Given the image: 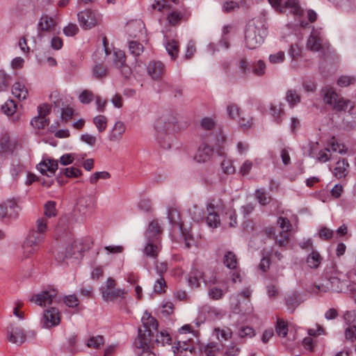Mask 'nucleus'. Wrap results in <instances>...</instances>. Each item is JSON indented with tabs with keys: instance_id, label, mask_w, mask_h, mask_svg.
Here are the masks:
<instances>
[{
	"instance_id": "18",
	"label": "nucleus",
	"mask_w": 356,
	"mask_h": 356,
	"mask_svg": "<svg viewBox=\"0 0 356 356\" xmlns=\"http://www.w3.org/2000/svg\"><path fill=\"white\" fill-rule=\"evenodd\" d=\"M213 154V149L211 146L202 144L201 145L194 156V159L197 163H205L209 161Z\"/></svg>"
},
{
	"instance_id": "37",
	"label": "nucleus",
	"mask_w": 356,
	"mask_h": 356,
	"mask_svg": "<svg viewBox=\"0 0 356 356\" xmlns=\"http://www.w3.org/2000/svg\"><path fill=\"white\" fill-rule=\"evenodd\" d=\"M199 275L204 284L207 286L215 284L217 282L216 276L213 271L201 272L199 273Z\"/></svg>"
},
{
	"instance_id": "56",
	"label": "nucleus",
	"mask_w": 356,
	"mask_h": 356,
	"mask_svg": "<svg viewBox=\"0 0 356 356\" xmlns=\"http://www.w3.org/2000/svg\"><path fill=\"white\" fill-rule=\"evenodd\" d=\"M225 292L219 288L211 287L208 291V296L212 300H218L221 299L224 296Z\"/></svg>"
},
{
	"instance_id": "33",
	"label": "nucleus",
	"mask_w": 356,
	"mask_h": 356,
	"mask_svg": "<svg viewBox=\"0 0 356 356\" xmlns=\"http://www.w3.org/2000/svg\"><path fill=\"white\" fill-rule=\"evenodd\" d=\"M223 263L226 267L229 269H234L237 266V258L236 254L232 252L228 251L224 256Z\"/></svg>"
},
{
	"instance_id": "42",
	"label": "nucleus",
	"mask_w": 356,
	"mask_h": 356,
	"mask_svg": "<svg viewBox=\"0 0 356 356\" xmlns=\"http://www.w3.org/2000/svg\"><path fill=\"white\" fill-rule=\"evenodd\" d=\"M44 217L50 218L56 216V202L54 201H48L44 204Z\"/></svg>"
},
{
	"instance_id": "9",
	"label": "nucleus",
	"mask_w": 356,
	"mask_h": 356,
	"mask_svg": "<svg viewBox=\"0 0 356 356\" xmlns=\"http://www.w3.org/2000/svg\"><path fill=\"white\" fill-rule=\"evenodd\" d=\"M88 248V247H86L81 241L76 240L66 248L65 254L58 253L56 259L59 261H63L65 259L72 257L79 259L81 257L82 252Z\"/></svg>"
},
{
	"instance_id": "55",
	"label": "nucleus",
	"mask_w": 356,
	"mask_h": 356,
	"mask_svg": "<svg viewBox=\"0 0 356 356\" xmlns=\"http://www.w3.org/2000/svg\"><path fill=\"white\" fill-rule=\"evenodd\" d=\"M227 115L230 119H236L240 115V108L234 104H230L227 107Z\"/></svg>"
},
{
	"instance_id": "49",
	"label": "nucleus",
	"mask_w": 356,
	"mask_h": 356,
	"mask_svg": "<svg viewBox=\"0 0 356 356\" xmlns=\"http://www.w3.org/2000/svg\"><path fill=\"white\" fill-rule=\"evenodd\" d=\"M285 59V53L282 51H277L269 56L268 60L271 65L281 64Z\"/></svg>"
},
{
	"instance_id": "28",
	"label": "nucleus",
	"mask_w": 356,
	"mask_h": 356,
	"mask_svg": "<svg viewBox=\"0 0 356 356\" xmlns=\"http://www.w3.org/2000/svg\"><path fill=\"white\" fill-rule=\"evenodd\" d=\"M270 114L276 123L280 124L282 122V116L284 115L283 105L282 104L278 105L271 104L270 106Z\"/></svg>"
},
{
	"instance_id": "54",
	"label": "nucleus",
	"mask_w": 356,
	"mask_h": 356,
	"mask_svg": "<svg viewBox=\"0 0 356 356\" xmlns=\"http://www.w3.org/2000/svg\"><path fill=\"white\" fill-rule=\"evenodd\" d=\"M129 51L135 56H139L143 51V46L136 41H131L129 44Z\"/></svg>"
},
{
	"instance_id": "36",
	"label": "nucleus",
	"mask_w": 356,
	"mask_h": 356,
	"mask_svg": "<svg viewBox=\"0 0 356 356\" xmlns=\"http://www.w3.org/2000/svg\"><path fill=\"white\" fill-rule=\"evenodd\" d=\"M225 220H229L228 222L229 226L231 227H235L237 225V215L236 210L233 208H228L224 215Z\"/></svg>"
},
{
	"instance_id": "31",
	"label": "nucleus",
	"mask_w": 356,
	"mask_h": 356,
	"mask_svg": "<svg viewBox=\"0 0 356 356\" xmlns=\"http://www.w3.org/2000/svg\"><path fill=\"white\" fill-rule=\"evenodd\" d=\"M12 92L13 95L19 100L25 99L28 95L27 89L20 83H15L13 86Z\"/></svg>"
},
{
	"instance_id": "60",
	"label": "nucleus",
	"mask_w": 356,
	"mask_h": 356,
	"mask_svg": "<svg viewBox=\"0 0 356 356\" xmlns=\"http://www.w3.org/2000/svg\"><path fill=\"white\" fill-rule=\"evenodd\" d=\"M355 78L350 76H341L337 80V84L340 87H347L355 83Z\"/></svg>"
},
{
	"instance_id": "40",
	"label": "nucleus",
	"mask_w": 356,
	"mask_h": 356,
	"mask_svg": "<svg viewBox=\"0 0 356 356\" xmlns=\"http://www.w3.org/2000/svg\"><path fill=\"white\" fill-rule=\"evenodd\" d=\"M171 337L166 331H161L157 332L154 342L159 345L164 346L165 344L171 343Z\"/></svg>"
},
{
	"instance_id": "63",
	"label": "nucleus",
	"mask_w": 356,
	"mask_h": 356,
	"mask_svg": "<svg viewBox=\"0 0 356 356\" xmlns=\"http://www.w3.org/2000/svg\"><path fill=\"white\" fill-rule=\"evenodd\" d=\"M200 125L204 129L210 131L214 129L216 122L211 118L204 117L201 120Z\"/></svg>"
},
{
	"instance_id": "5",
	"label": "nucleus",
	"mask_w": 356,
	"mask_h": 356,
	"mask_svg": "<svg viewBox=\"0 0 356 356\" xmlns=\"http://www.w3.org/2000/svg\"><path fill=\"white\" fill-rule=\"evenodd\" d=\"M142 323L144 329H138V337L134 342L135 348H143L149 344L154 337L152 330H157V321L150 314L146 313L142 318Z\"/></svg>"
},
{
	"instance_id": "64",
	"label": "nucleus",
	"mask_w": 356,
	"mask_h": 356,
	"mask_svg": "<svg viewBox=\"0 0 356 356\" xmlns=\"http://www.w3.org/2000/svg\"><path fill=\"white\" fill-rule=\"evenodd\" d=\"M346 339L351 342L356 340V325L347 327L345 330Z\"/></svg>"
},
{
	"instance_id": "14",
	"label": "nucleus",
	"mask_w": 356,
	"mask_h": 356,
	"mask_svg": "<svg viewBox=\"0 0 356 356\" xmlns=\"http://www.w3.org/2000/svg\"><path fill=\"white\" fill-rule=\"evenodd\" d=\"M161 233L162 229L157 220H152L148 226L145 233V237L146 242L151 243H161Z\"/></svg>"
},
{
	"instance_id": "57",
	"label": "nucleus",
	"mask_w": 356,
	"mask_h": 356,
	"mask_svg": "<svg viewBox=\"0 0 356 356\" xmlns=\"http://www.w3.org/2000/svg\"><path fill=\"white\" fill-rule=\"evenodd\" d=\"M166 288L165 281L162 277H160L154 284V291L156 293H164Z\"/></svg>"
},
{
	"instance_id": "2",
	"label": "nucleus",
	"mask_w": 356,
	"mask_h": 356,
	"mask_svg": "<svg viewBox=\"0 0 356 356\" xmlns=\"http://www.w3.org/2000/svg\"><path fill=\"white\" fill-rule=\"evenodd\" d=\"M177 128V120L175 115L166 114L159 118L154 123L156 140L163 149H170L172 136Z\"/></svg>"
},
{
	"instance_id": "1",
	"label": "nucleus",
	"mask_w": 356,
	"mask_h": 356,
	"mask_svg": "<svg viewBox=\"0 0 356 356\" xmlns=\"http://www.w3.org/2000/svg\"><path fill=\"white\" fill-rule=\"evenodd\" d=\"M341 273L336 268L335 265L331 267L327 266L321 278V282L318 284L311 285L308 291L318 296H323L325 293H341L347 287L346 281L340 277Z\"/></svg>"
},
{
	"instance_id": "10",
	"label": "nucleus",
	"mask_w": 356,
	"mask_h": 356,
	"mask_svg": "<svg viewBox=\"0 0 356 356\" xmlns=\"http://www.w3.org/2000/svg\"><path fill=\"white\" fill-rule=\"evenodd\" d=\"M57 291L54 289L42 291L39 293L33 295L30 301L35 302L39 306L46 307L51 305L56 298Z\"/></svg>"
},
{
	"instance_id": "32",
	"label": "nucleus",
	"mask_w": 356,
	"mask_h": 356,
	"mask_svg": "<svg viewBox=\"0 0 356 356\" xmlns=\"http://www.w3.org/2000/svg\"><path fill=\"white\" fill-rule=\"evenodd\" d=\"M328 145L330 151L333 152H338L341 154L346 153L348 149L343 143H339L337 140L333 136L329 141Z\"/></svg>"
},
{
	"instance_id": "29",
	"label": "nucleus",
	"mask_w": 356,
	"mask_h": 356,
	"mask_svg": "<svg viewBox=\"0 0 356 356\" xmlns=\"http://www.w3.org/2000/svg\"><path fill=\"white\" fill-rule=\"evenodd\" d=\"M168 218L172 225L178 226L179 230H182L184 229V224L180 220V214L177 209L171 208L168 209Z\"/></svg>"
},
{
	"instance_id": "25",
	"label": "nucleus",
	"mask_w": 356,
	"mask_h": 356,
	"mask_svg": "<svg viewBox=\"0 0 356 356\" xmlns=\"http://www.w3.org/2000/svg\"><path fill=\"white\" fill-rule=\"evenodd\" d=\"M108 51L105 48H97L92 55V59L96 63L95 67H102L104 63L106 65Z\"/></svg>"
},
{
	"instance_id": "23",
	"label": "nucleus",
	"mask_w": 356,
	"mask_h": 356,
	"mask_svg": "<svg viewBox=\"0 0 356 356\" xmlns=\"http://www.w3.org/2000/svg\"><path fill=\"white\" fill-rule=\"evenodd\" d=\"M93 207L92 199L90 197H81L76 202V210L81 214L86 215L87 211Z\"/></svg>"
},
{
	"instance_id": "45",
	"label": "nucleus",
	"mask_w": 356,
	"mask_h": 356,
	"mask_svg": "<svg viewBox=\"0 0 356 356\" xmlns=\"http://www.w3.org/2000/svg\"><path fill=\"white\" fill-rule=\"evenodd\" d=\"M12 80L10 74H8L3 70H0V91L7 89Z\"/></svg>"
},
{
	"instance_id": "46",
	"label": "nucleus",
	"mask_w": 356,
	"mask_h": 356,
	"mask_svg": "<svg viewBox=\"0 0 356 356\" xmlns=\"http://www.w3.org/2000/svg\"><path fill=\"white\" fill-rule=\"evenodd\" d=\"M31 124L34 128L41 129H44L49 124V120L47 118L36 116L31 120Z\"/></svg>"
},
{
	"instance_id": "7",
	"label": "nucleus",
	"mask_w": 356,
	"mask_h": 356,
	"mask_svg": "<svg viewBox=\"0 0 356 356\" xmlns=\"http://www.w3.org/2000/svg\"><path fill=\"white\" fill-rule=\"evenodd\" d=\"M43 239L44 235L36 232L35 229H31L22 244L24 257L29 258L31 255L35 254L38 249L39 244Z\"/></svg>"
},
{
	"instance_id": "47",
	"label": "nucleus",
	"mask_w": 356,
	"mask_h": 356,
	"mask_svg": "<svg viewBox=\"0 0 356 356\" xmlns=\"http://www.w3.org/2000/svg\"><path fill=\"white\" fill-rule=\"evenodd\" d=\"M93 123L99 132H103L106 128L107 119L104 115H99L93 118Z\"/></svg>"
},
{
	"instance_id": "38",
	"label": "nucleus",
	"mask_w": 356,
	"mask_h": 356,
	"mask_svg": "<svg viewBox=\"0 0 356 356\" xmlns=\"http://www.w3.org/2000/svg\"><path fill=\"white\" fill-rule=\"evenodd\" d=\"M286 304L288 309H291L292 312H293V310L300 304L299 296L296 293L288 295L286 297Z\"/></svg>"
},
{
	"instance_id": "22",
	"label": "nucleus",
	"mask_w": 356,
	"mask_h": 356,
	"mask_svg": "<svg viewBox=\"0 0 356 356\" xmlns=\"http://www.w3.org/2000/svg\"><path fill=\"white\" fill-rule=\"evenodd\" d=\"M16 103L12 99H8L1 106V111L8 116L11 115V120L13 122H17L19 119V115H15L16 113Z\"/></svg>"
},
{
	"instance_id": "27",
	"label": "nucleus",
	"mask_w": 356,
	"mask_h": 356,
	"mask_svg": "<svg viewBox=\"0 0 356 356\" xmlns=\"http://www.w3.org/2000/svg\"><path fill=\"white\" fill-rule=\"evenodd\" d=\"M126 129L124 124L121 121H118L114 124L112 132L109 136L111 141H118L121 139L122 134Z\"/></svg>"
},
{
	"instance_id": "62",
	"label": "nucleus",
	"mask_w": 356,
	"mask_h": 356,
	"mask_svg": "<svg viewBox=\"0 0 356 356\" xmlns=\"http://www.w3.org/2000/svg\"><path fill=\"white\" fill-rule=\"evenodd\" d=\"M330 152V149L328 147L319 151L317 156V160L321 163L330 161L332 159V155Z\"/></svg>"
},
{
	"instance_id": "24",
	"label": "nucleus",
	"mask_w": 356,
	"mask_h": 356,
	"mask_svg": "<svg viewBox=\"0 0 356 356\" xmlns=\"http://www.w3.org/2000/svg\"><path fill=\"white\" fill-rule=\"evenodd\" d=\"M348 168L349 164L345 159H343L341 161H338L333 170L334 177L338 179L345 177L348 173Z\"/></svg>"
},
{
	"instance_id": "21",
	"label": "nucleus",
	"mask_w": 356,
	"mask_h": 356,
	"mask_svg": "<svg viewBox=\"0 0 356 356\" xmlns=\"http://www.w3.org/2000/svg\"><path fill=\"white\" fill-rule=\"evenodd\" d=\"M161 250V243H151L146 242L145 245L143 249V254L147 257H150L154 260L157 259L159 253Z\"/></svg>"
},
{
	"instance_id": "15",
	"label": "nucleus",
	"mask_w": 356,
	"mask_h": 356,
	"mask_svg": "<svg viewBox=\"0 0 356 356\" xmlns=\"http://www.w3.org/2000/svg\"><path fill=\"white\" fill-rule=\"evenodd\" d=\"M234 79H247L261 76L265 74V68H232Z\"/></svg>"
},
{
	"instance_id": "17",
	"label": "nucleus",
	"mask_w": 356,
	"mask_h": 356,
	"mask_svg": "<svg viewBox=\"0 0 356 356\" xmlns=\"http://www.w3.org/2000/svg\"><path fill=\"white\" fill-rule=\"evenodd\" d=\"M106 65H114L115 67H124L126 56L123 51L114 49L113 51H108Z\"/></svg>"
},
{
	"instance_id": "13",
	"label": "nucleus",
	"mask_w": 356,
	"mask_h": 356,
	"mask_svg": "<svg viewBox=\"0 0 356 356\" xmlns=\"http://www.w3.org/2000/svg\"><path fill=\"white\" fill-rule=\"evenodd\" d=\"M269 3L276 10L282 12V8H291V13L296 17H300L303 15V10L299 5L298 0H288L285 2L284 6H281V0H268Z\"/></svg>"
},
{
	"instance_id": "44",
	"label": "nucleus",
	"mask_w": 356,
	"mask_h": 356,
	"mask_svg": "<svg viewBox=\"0 0 356 356\" xmlns=\"http://www.w3.org/2000/svg\"><path fill=\"white\" fill-rule=\"evenodd\" d=\"M166 51L172 59H175L179 52L178 42L175 40L169 41L165 45Z\"/></svg>"
},
{
	"instance_id": "59",
	"label": "nucleus",
	"mask_w": 356,
	"mask_h": 356,
	"mask_svg": "<svg viewBox=\"0 0 356 356\" xmlns=\"http://www.w3.org/2000/svg\"><path fill=\"white\" fill-rule=\"evenodd\" d=\"M79 27L76 24L70 23L63 28V33L67 37L74 36L79 32Z\"/></svg>"
},
{
	"instance_id": "4",
	"label": "nucleus",
	"mask_w": 356,
	"mask_h": 356,
	"mask_svg": "<svg viewBox=\"0 0 356 356\" xmlns=\"http://www.w3.org/2000/svg\"><path fill=\"white\" fill-rule=\"evenodd\" d=\"M321 92L324 102L332 106L333 111L341 113L346 112L349 108L348 112L352 113L355 106L350 100L340 97L332 88L328 87L322 88Z\"/></svg>"
},
{
	"instance_id": "19",
	"label": "nucleus",
	"mask_w": 356,
	"mask_h": 356,
	"mask_svg": "<svg viewBox=\"0 0 356 356\" xmlns=\"http://www.w3.org/2000/svg\"><path fill=\"white\" fill-rule=\"evenodd\" d=\"M38 26L39 29L41 31L59 33V29L58 31L56 30V22L51 17H49L47 15H42L39 22Z\"/></svg>"
},
{
	"instance_id": "52",
	"label": "nucleus",
	"mask_w": 356,
	"mask_h": 356,
	"mask_svg": "<svg viewBox=\"0 0 356 356\" xmlns=\"http://www.w3.org/2000/svg\"><path fill=\"white\" fill-rule=\"evenodd\" d=\"M60 173L70 178L78 177L82 174L81 170L74 167L63 168L61 170Z\"/></svg>"
},
{
	"instance_id": "43",
	"label": "nucleus",
	"mask_w": 356,
	"mask_h": 356,
	"mask_svg": "<svg viewBox=\"0 0 356 356\" xmlns=\"http://www.w3.org/2000/svg\"><path fill=\"white\" fill-rule=\"evenodd\" d=\"M288 324L282 319H277L275 325V332L277 334L282 337H285L288 333Z\"/></svg>"
},
{
	"instance_id": "34",
	"label": "nucleus",
	"mask_w": 356,
	"mask_h": 356,
	"mask_svg": "<svg viewBox=\"0 0 356 356\" xmlns=\"http://www.w3.org/2000/svg\"><path fill=\"white\" fill-rule=\"evenodd\" d=\"M4 203L7 207L8 218H16L19 210L17 201L13 199L7 200Z\"/></svg>"
},
{
	"instance_id": "12",
	"label": "nucleus",
	"mask_w": 356,
	"mask_h": 356,
	"mask_svg": "<svg viewBox=\"0 0 356 356\" xmlns=\"http://www.w3.org/2000/svg\"><path fill=\"white\" fill-rule=\"evenodd\" d=\"M60 322V313L56 307L44 310L41 321L43 327L49 328L58 325Z\"/></svg>"
},
{
	"instance_id": "39",
	"label": "nucleus",
	"mask_w": 356,
	"mask_h": 356,
	"mask_svg": "<svg viewBox=\"0 0 356 356\" xmlns=\"http://www.w3.org/2000/svg\"><path fill=\"white\" fill-rule=\"evenodd\" d=\"M104 343V339L102 336L97 335L95 337H91L87 341V346L89 348H93L95 349H99L103 346Z\"/></svg>"
},
{
	"instance_id": "48",
	"label": "nucleus",
	"mask_w": 356,
	"mask_h": 356,
	"mask_svg": "<svg viewBox=\"0 0 356 356\" xmlns=\"http://www.w3.org/2000/svg\"><path fill=\"white\" fill-rule=\"evenodd\" d=\"M275 243L280 248L285 247L289 243V234L286 231H282L275 237Z\"/></svg>"
},
{
	"instance_id": "53",
	"label": "nucleus",
	"mask_w": 356,
	"mask_h": 356,
	"mask_svg": "<svg viewBox=\"0 0 356 356\" xmlns=\"http://www.w3.org/2000/svg\"><path fill=\"white\" fill-rule=\"evenodd\" d=\"M95 98L92 91L84 90L79 96V101L83 104H88L93 101Z\"/></svg>"
},
{
	"instance_id": "11",
	"label": "nucleus",
	"mask_w": 356,
	"mask_h": 356,
	"mask_svg": "<svg viewBox=\"0 0 356 356\" xmlns=\"http://www.w3.org/2000/svg\"><path fill=\"white\" fill-rule=\"evenodd\" d=\"M321 30L313 29L307 42V47L311 51H319L326 47Z\"/></svg>"
},
{
	"instance_id": "35",
	"label": "nucleus",
	"mask_w": 356,
	"mask_h": 356,
	"mask_svg": "<svg viewBox=\"0 0 356 356\" xmlns=\"http://www.w3.org/2000/svg\"><path fill=\"white\" fill-rule=\"evenodd\" d=\"M300 99V95L296 90H289L286 92V100L291 107L298 104Z\"/></svg>"
},
{
	"instance_id": "41",
	"label": "nucleus",
	"mask_w": 356,
	"mask_h": 356,
	"mask_svg": "<svg viewBox=\"0 0 356 356\" xmlns=\"http://www.w3.org/2000/svg\"><path fill=\"white\" fill-rule=\"evenodd\" d=\"M207 223L209 227L216 228L220 225L219 215L216 212L210 211L207 216Z\"/></svg>"
},
{
	"instance_id": "61",
	"label": "nucleus",
	"mask_w": 356,
	"mask_h": 356,
	"mask_svg": "<svg viewBox=\"0 0 356 356\" xmlns=\"http://www.w3.org/2000/svg\"><path fill=\"white\" fill-rule=\"evenodd\" d=\"M221 166L223 172L227 175L234 174L236 171L235 167L233 165L232 160H224L221 163Z\"/></svg>"
},
{
	"instance_id": "16",
	"label": "nucleus",
	"mask_w": 356,
	"mask_h": 356,
	"mask_svg": "<svg viewBox=\"0 0 356 356\" xmlns=\"http://www.w3.org/2000/svg\"><path fill=\"white\" fill-rule=\"evenodd\" d=\"M7 338L10 342L20 346L25 341L26 334L22 327L10 325L8 328Z\"/></svg>"
},
{
	"instance_id": "30",
	"label": "nucleus",
	"mask_w": 356,
	"mask_h": 356,
	"mask_svg": "<svg viewBox=\"0 0 356 356\" xmlns=\"http://www.w3.org/2000/svg\"><path fill=\"white\" fill-rule=\"evenodd\" d=\"M230 43L227 37H222L217 44L211 43L209 44V49L213 54L220 50H227L229 48Z\"/></svg>"
},
{
	"instance_id": "20",
	"label": "nucleus",
	"mask_w": 356,
	"mask_h": 356,
	"mask_svg": "<svg viewBox=\"0 0 356 356\" xmlns=\"http://www.w3.org/2000/svg\"><path fill=\"white\" fill-rule=\"evenodd\" d=\"M31 7L30 0H19L15 6L10 8V15L15 17H19L27 12V10Z\"/></svg>"
},
{
	"instance_id": "3",
	"label": "nucleus",
	"mask_w": 356,
	"mask_h": 356,
	"mask_svg": "<svg viewBox=\"0 0 356 356\" xmlns=\"http://www.w3.org/2000/svg\"><path fill=\"white\" fill-rule=\"evenodd\" d=\"M267 35L266 28L259 20L250 21L245 31V45L254 49L259 47L264 41Z\"/></svg>"
},
{
	"instance_id": "50",
	"label": "nucleus",
	"mask_w": 356,
	"mask_h": 356,
	"mask_svg": "<svg viewBox=\"0 0 356 356\" xmlns=\"http://www.w3.org/2000/svg\"><path fill=\"white\" fill-rule=\"evenodd\" d=\"M190 213L192 218L196 222H200L204 219V211L197 205H194L190 209Z\"/></svg>"
},
{
	"instance_id": "6",
	"label": "nucleus",
	"mask_w": 356,
	"mask_h": 356,
	"mask_svg": "<svg viewBox=\"0 0 356 356\" xmlns=\"http://www.w3.org/2000/svg\"><path fill=\"white\" fill-rule=\"evenodd\" d=\"M99 290L102 299L106 302H114L118 299L122 300L127 293L124 289L116 288V282L112 277H108Z\"/></svg>"
},
{
	"instance_id": "26",
	"label": "nucleus",
	"mask_w": 356,
	"mask_h": 356,
	"mask_svg": "<svg viewBox=\"0 0 356 356\" xmlns=\"http://www.w3.org/2000/svg\"><path fill=\"white\" fill-rule=\"evenodd\" d=\"M323 261V257L316 250H312L306 259V263L312 269H317Z\"/></svg>"
},
{
	"instance_id": "58",
	"label": "nucleus",
	"mask_w": 356,
	"mask_h": 356,
	"mask_svg": "<svg viewBox=\"0 0 356 356\" xmlns=\"http://www.w3.org/2000/svg\"><path fill=\"white\" fill-rule=\"evenodd\" d=\"M13 152V146L8 138H2L0 141V154Z\"/></svg>"
},
{
	"instance_id": "51",
	"label": "nucleus",
	"mask_w": 356,
	"mask_h": 356,
	"mask_svg": "<svg viewBox=\"0 0 356 356\" xmlns=\"http://www.w3.org/2000/svg\"><path fill=\"white\" fill-rule=\"evenodd\" d=\"M33 229H35V231L44 235V233L47 230V219L46 218H39L35 222V226Z\"/></svg>"
},
{
	"instance_id": "8",
	"label": "nucleus",
	"mask_w": 356,
	"mask_h": 356,
	"mask_svg": "<svg viewBox=\"0 0 356 356\" xmlns=\"http://www.w3.org/2000/svg\"><path fill=\"white\" fill-rule=\"evenodd\" d=\"M77 17L81 26L86 30L99 25L102 19L100 13L90 9L79 12Z\"/></svg>"
}]
</instances>
